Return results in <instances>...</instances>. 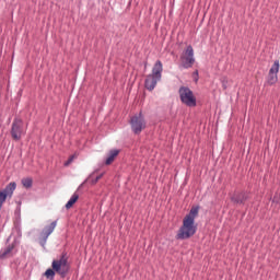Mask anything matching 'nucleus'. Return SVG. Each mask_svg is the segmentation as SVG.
I'll return each mask as SVG.
<instances>
[{"mask_svg":"<svg viewBox=\"0 0 280 280\" xmlns=\"http://www.w3.org/2000/svg\"><path fill=\"white\" fill-rule=\"evenodd\" d=\"M200 211V206H192L189 213L183 220V224L179 228L176 240H189L194 237L198 231V225H196V218H198V212Z\"/></svg>","mask_w":280,"mask_h":280,"instance_id":"1","label":"nucleus"},{"mask_svg":"<svg viewBox=\"0 0 280 280\" xmlns=\"http://www.w3.org/2000/svg\"><path fill=\"white\" fill-rule=\"evenodd\" d=\"M71 270V264H69V255L67 252H62L60 257L54 259L51 262V268H48L44 272V277L49 280H54L56 275H59L60 279H66Z\"/></svg>","mask_w":280,"mask_h":280,"instance_id":"2","label":"nucleus"},{"mask_svg":"<svg viewBox=\"0 0 280 280\" xmlns=\"http://www.w3.org/2000/svg\"><path fill=\"white\" fill-rule=\"evenodd\" d=\"M161 78H163V62H161V60H158L152 68V73L148 74L145 78V90L154 91V89H156L158 82H161Z\"/></svg>","mask_w":280,"mask_h":280,"instance_id":"3","label":"nucleus"},{"mask_svg":"<svg viewBox=\"0 0 280 280\" xmlns=\"http://www.w3.org/2000/svg\"><path fill=\"white\" fill-rule=\"evenodd\" d=\"M178 94L182 104H185V106H188V108L196 107L197 101L191 89H189L188 86H180L178 90Z\"/></svg>","mask_w":280,"mask_h":280,"instance_id":"4","label":"nucleus"},{"mask_svg":"<svg viewBox=\"0 0 280 280\" xmlns=\"http://www.w3.org/2000/svg\"><path fill=\"white\" fill-rule=\"evenodd\" d=\"M129 124L133 135H141V132H143V130L147 128L145 117L143 116L142 112L132 116Z\"/></svg>","mask_w":280,"mask_h":280,"instance_id":"5","label":"nucleus"},{"mask_svg":"<svg viewBox=\"0 0 280 280\" xmlns=\"http://www.w3.org/2000/svg\"><path fill=\"white\" fill-rule=\"evenodd\" d=\"M180 60L184 69H191V67H194L196 58H194V47L191 45H188L186 49L183 50Z\"/></svg>","mask_w":280,"mask_h":280,"instance_id":"6","label":"nucleus"},{"mask_svg":"<svg viewBox=\"0 0 280 280\" xmlns=\"http://www.w3.org/2000/svg\"><path fill=\"white\" fill-rule=\"evenodd\" d=\"M11 137L13 141H21V137H23V119L14 118L11 126Z\"/></svg>","mask_w":280,"mask_h":280,"instance_id":"7","label":"nucleus"},{"mask_svg":"<svg viewBox=\"0 0 280 280\" xmlns=\"http://www.w3.org/2000/svg\"><path fill=\"white\" fill-rule=\"evenodd\" d=\"M15 189H16V183L11 182L5 186L3 190L0 191V211H1V208L3 207V202H5L8 198H12Z\"/></svg>","mask_w":280,"mask_h":280,"instance_id":"8","label":"nucleus"},{"mask_svg":"<svg viewBox=\"0 0 280 280\" xmlns=\"http://www.w3.org/2000/svg\"><path fill=\"white\" fill-rule=\"evenodd\" d=\"M58 224V221H52L49 225L45 226L40 233L39 244L40 246L45 247V244H47V240L51 233H54V230L56 229Z\"/></svg>","mask_w":280,"mask_h":280,"instance_id":"9","label":"nucleus"},{"mask_svg":"<svg viewBox=\"0 0 280 280\" xmlns=\"http://www.w3.org/2000/svg\"><path fill=\"white\" fill-rule=\"evenodd\" d=\"M16 255V242L7 245L0 250V259H10Z\"/></svg>","mask_w":280,"mask_h":280,"instance_id":"10","label":"nucleus"},{"mask_svg":"<svg viewBox=\"0 0 280 280\" xmlns=\"http://www.w3.org/2000/svg\"><path fill=\"white\" fill-rule=\"evenodd\" d=\"M246 200H248V192L246 191L234 192L231 197V202L234 205H245Z\"/></svg>","mask_w":280,"mask_h":280,"instance_id":"11","label":"nucleus"},{"mask_svg":"<svg viewBox=\"0 0 280 280\" xmlns=\"http://www.w3.org/2000/svg\"><path fill=\"white\" fill-rule=\"evenodd\" d=\"M119 149H112L109 150V152L107 153V159L105 160V165H113V163L115 162V159H117V156H119Z\"/></svg>","mask_w":280,"mask_h":280,"instance_id":"12","label":"nucleus"},{"mask_svg":"<svg viewBox=\"0 0 280 280\" xmlns=\"http://www.w3.org/2000/svg\"><path fill=\"white\" fill-rule=\"evenodd\" d=\"M79 199H80V195H78L77 192H74V194L71 196V198L69 199V201L66 203V209H71V207H73V205H75Z\"/></svg>","mask_w":280,"mask_h":280,"instance_id":"13","label":"nucleus"},{"mask_svg":"<svg viewBox=\"0 0 280 280\" xmlns=\"http://www.w3.org/2000/svg\"><path fill=\"white\" fill-rule=\"evenodd\" d=\"M279 80V77L272 72L268 73L267 83L269 86H272V84H277V81Z\"/></svg>","mask_w":280,"mask_h":280,"instance_id":"14","label":"nucleus"},{"mask_svg":"<svg viewBox=\"0 0 280 280\" xmlns=\"http://www.w3.org/2000/svg\"><path fill=\"white\" fill-rule=\"evenodd\" d=\"M22 185L25 189H32V185H34V180L32 177H26L22 179Z\"/></svg>","mask_w":280,"mask_h":280,"instance_id":"15","label":"nucleus"},{"mask_svg":"<svg viewBox=\"0 0 280 280\" xmlns=\"http://www.w3.org/2000/svg\"><path fill=\"white\" fill-rule=\"evenodd\" d=\"M269 73H273L277 75L279 73V60H276L272 65V67L269 70Z\"/></svg>","mask_w":280,"mask_h":280,"instance_id":"16","label":"nucleus"},{"mask_svg":"<svg viewBox=\"0 0 280 280\" xmlns=\"http://www.w3.org/2000/svg\"><path fill=\"white\" fill-rule=\"evenodd\" d=\"M73 159H75V155H71L67 162H65V167H69L71 163H73Z\"/></svg>","mask_w":280,"mask_h":280,"instance_id":"17","label":"nucleus"},{"mask_svg":"<svg viewBox=\"0 0 280 280\" xmlns=\"http://www.w3.org/2000/svg\"><path fill=\"white\" fill-rule=\"evenodd\" d=\"M103 176H104V173H102V174H100L98 176H96L95 179L92 180V185H96V183H97L98 180H101V179L103 178Z\"/></svg>","mask_w":280,"mask_h":280,"instance_id":"18","label":"nucleus"}]
</instances>
